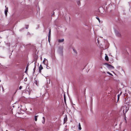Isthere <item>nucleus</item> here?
<instances>
[{
	"mask_svg": "<svg viewBox=\"0 0 131 131\" xmlns=\"http://www.w3.org/2000/svg\"><path fill=\"white\" fill-rule=\"evenodd\" d=\"M123 114H125L127 111L128 110L127 109V107L125 106H123Z\"/></svg>",
	"mask_w": 131,
	"mask_h": 131,
	"instance_id": "1",
	"label": "nucleus"
},
{
	"mask_svg": "<svg viewBox=\"0 0 131 131\" xmlns=\"http://www.w3.org/2000/svg\"><path fill=\"white\" fill-rule=\"evenodd\" d=\"M106 65L107 67L108 68L112 69H114V67L113 66L110 64H109L108 63H106Z\"/></svg>",
	"mask_w": 131,
	"mask_h": 131,
	"instance_id": "2",
	"label": "nucleus"
},
{
	"mask_svg": "<svg viewBox=\"0 0 131 131\" xmlns=\"http://www.w3.org/2000/svg\"><path fill=\"white\" fill-rule=\"evenodd\" d=\"M5 7L6 8V9L5 10V14L6 16L7 15V13L8 12V8L6 7V6H5Z\"/></svg>",
	"mask_w": 131,
	"mask_h": 131,
	"instance_id": "3",
	"label": "nucleus"
},
{
	"mask_svg": "<svg viewBox=\"0 0 131 131\" xmlns=\"http://www.w3.org/2000/svg\"><path fill=\"white\" fill-rule=\"evenodd\" d=\"M43 69V68L42 67V65H40L39 68V72L40 73H41V70Z\"/></svg>",
	"mask_w": 131,
	"mask_h": 131,
	"instance_id": "4",
	"label": "nucleus"
},
{
	"mask_svg": "<svg viewBox=\"0 0 131 131\" xmlns=\"http://www.w3.org/2000/svg\"><path fill=\"white\" fill-rule=\"evenodd\" d=\"M116 35L119 37H120L121 36V34L118 32H116Z\"/></svg>",
	"mask_w": 131,
	"mask_h": 131,
	"instance_id": "5",
	"label": "nucleus"
},
{
	"mask_svg": "<svg viewBox=\"0 0 131 131\" xmlns=\"http://www.w3.org/2000/svg\"><path fill=\"white\" fill-rule=\"evenodd\" d=\"M64 41V39H59L58 40V42L59 43L61 42Z\"/></svg>",
	"mask_w": 131,
	"mask_h": 131,
	"instance_id": "6",
	"label": "nucleus"
},
{
	"mask_svg": "<svg viewBox=\"0 0 131 131\" xmlns=\"http://www.w3.org/2000/svg\"><path fill=\"white\" fill-rule=\"evenodd\" d=\"M51 29H50L49 30V35L48 36V40L49 41V42H50V41H49V38L50 37V35L51 34Z\"/></svg>",
	"mask_w": 131,
	"mask_h": 131,
	"instance_id": "7",
	"label": "nucleus"
},
{
	"mask_svg": "<svg viewBox=\"0 0 131 131\" xmlns=\"http://www.w3.org/2000/svg\"><path fill=\"white\" fill-rule=\"evenodd\" d=\"M78 129H79V130H81L82 129L81 127V126L80 123H79V124Z\"/></svg>",
	"mask_w": 131,
	"mask_h": 131,
	"instance_id": "8",
	"label": "nucleus"
},
{
	"mask_svg": "<svg viewBox=\"0 0 131 131\" xmlns=\"http://www.w3.org/2000/svg\"><path fill=\"white\" fill-rule=\"evenodd\" d=\"M122 92H121L117 96V97H118L117 100L118 101L119 100V97L122 94Z\"/></svg>",
	"mask_w": 131,
	"mask_h": 131,
	"instance_id": "9",
	"label": "nucleus"
},
{
	"mask_svg": "<svg viewBox=\"0 0 131 131\" xmlns=\"http://www.w3.org/2000/svg\"><path fill=\"white\" fill-rule=\"evenodd\" d=\"M42 118H43V121H42V123L43 124H45V118L44 117H42Z\"/></svg>",
	"mask_w": 131,
	"mask_h": 131,
	"instance_id": "10",
	"label": "nucleus"
},
{
	"mask_svg": "<svg viewBox=\"0 0 131 131\" xmlns=\"http://www.w3.org/2000/svg\"><path fill=\"white\" fill-rule=\"evenodd\" d=\"M38 117V116H35V119L36 121L37 120V118Z\"/></svg>",
	"mask_w": 131,
	"mask_h": 131,
	"instance_id": "11",
	"label": "nucleus"
},
{
	"mask_svg": "<svg viewBox=\"0 0 131 131\" xmlns=\"http://www.w3.org/2000/svg\"><path fill=\"white\" fill-rule=\"evenodd\" d=\"M105 59L107 61L108 60V58L107 56H106L105 57Z\"/></svg>",
	"mask_w": 131,
	"mask_h": 131,
	"instance_id": "12",
	"label": "nucleus"
},
{
	"mask_svg": "<svg viewBox=\"0 0 131 131\" xmlns=\"http://www.w3.org/2000/svg\"><path fill=\"white\" fill-rule=\"evenodd\" d=\"M64 101L65 102H66V96H65V95H64Z\"/></svg>",
	"mask_w": 131,
	"mask_h": 131,
	"instance_id": "13",
	"label": "nucleus"
},
{
	"mask_svg": "<svg viewBox=\"0 0 131 131\" xmlns=\"http://www.w3.org/2000/svg\"><path fill=\"white\" fill-rule=\"evenodd\" d=\"M28 66H27L26 67V70L25 71V73H26V72L28 70Z\"/></svg>",
	"mask_w": 131,
	"mask_h": 131,
	"instance_id": "14",
	"label": "nucleus"
},
{
	"mask_svg": "<svg viewBox=\"0 0 131 131\" xmlns=\"http://www.w3.org/2000/svg\"><path fill=\"white\" fill-rule=\"evenodd\" d=\"M107 73L108 74H109L110 75H111L112 76H113V75L112 74H111L108 71L107 72Z\"/></svg>",
	"mask_w": 131,
	"mask_h": 131,
	"instance_id": "15",
	"label": "nucleus"
},
{
	"mask_svg": "<svg viewBox=\"0 0 131 131\" xmlns=\"http://www.w3.org/2000/svg\"><path fill=\"white\" fill-rule=\"evenodd\" d=\"M80 1H78L77 2V4L78 5H79L80 4Z\"/></svg>",
	"mask_w": 131,
	"mask_h": 131,
	"instance_id": "16",
	"label": "nucleus"
},
{
	"mask_svg": "<svg viewBox=\"0 0 131 131\" xmlns=\"http://www.w3.org/2000/svg\"><path fill=\"white\" fill-rule=\"evenodd\" d=\"M45 60H46V59L45 58L44 59V60L43 61V63L44 64H45Z\"/></svg>",
	"mask_w": 131,
	"mask_h": 131,
	"instance_id": "17",
	"label": "nucleus"
},
{
	"mask_svg": "<svg viewBox=\"0 0 131 131\" xmlns=\"http://www.w3.org/2000/svg\"><path fill=\"white\" fill-rule=\"evenodd\" d=\"M36 67V66H35V67H34V69H33V70H34V72H35V70H36V69H35Z\"/></svg>",
	"mask_w": 131,
	"mask_h": 131,
	"instance_id": "18",
	"label": "nucleus"
},
{
	"mask_svg": "<svg viewBox=\"0 0 131 131\" xmlns=\"http://www.w3.org/2000/svg\"><path fill=\"white\" fill-rule=\"evenodd\" d=\"M28 26L29 25H26V28L27 29L28 28Z\"/></svg>",
	"mask_w": 131,
	"mask_h": 131,
	"instance_id": "19",
	"label": "nucleus"
},
{
	"mask_svg": "<svg viewBox=\"0 0 131 131\" xmlns=\"http://www.w3.org/2000/svg\"><path fill=\"white\" fill-rule=\"evenodd\" d=\"M96 18L99 20V21L100 22V19H99V18L98 17H96Z\"/></svg>",
	"mask_w": 131,
	"mask_h": 131,
	"instance_id": "20",
	"label": "nucleus"
},
{
	"mask_svg": "<svg viewBox=\"0 0 131 131\" xmlns=\"http://www.w3.org/2000/svg\"><path fill=\"white\" fill-rule=\"evenodd\" d=\"M22 88V86H20L19 88V89L21 90V89Z\"/></svg>",
	"mask_w": 131,
	"mask_h": 131,
	"instance_id": "21",
	"label": "nucleus"
},
{
	"mask_svg": "<svg viewBox=\"0 0 131 131\" xmlns=\"http://www.w3.org/2000/svg\"><path fill=\"white\" fill-rule=\"evenodd\" d=\"M73 50L74 51V52L75 53H77V51L76 50H74V49H73Z\"/></svg>",
	"mask_w": 131,
	"mask_h": 131,
	"instance_id": "22",
	"label": "nucleus"
},
{
	"mask_svg": "<svg viewBox=\"0 0 131 131\" xmlns=\"http://www.w3.org/2000/svg\"><path fill=\"white\" fill-rule=\"evenodd\" d=\"M125 121H126V123H127V120H126V117L125 118Z\"/></svg>",
	"mask_w": 131,
	"mask_h": 131,
	"instance_id": "23",
	"label": "nucleus"
},
{
	"mask_svg": "<svg viewBox=\"0 0 131 131\" xmlns=\"http://www.w3.org/2000/svg\"><path fill=\"white\" fill-rule=\"evenodd\" d=\"M6 131H8L7 130H6Z\"/></svg>",
	"mask_w": 131,
	"mask_h": 131,
	"instance_id": "24",
	"label": "nucleus"
},
{
	"mask_svg": "<svg viewBox=\"0 0 131 131\" xmlns=\"http://www.w3.org/2000/svg\"><path fill=\"white\" fill-rule=\"evenodd\" d=\"M103 73H105V72H104Z\"/></svg>",
	"mask_w": 131,
	"mask_h": 131,
	"instance_id": "25",
	"label": "nucleus"
},
{
	"mask_svg": "<svg viewBox=\"0 0 131 131\" xmlns=\"http://www.w3.org/2000/svg\"><path fill=\"white\" fill-rule=\"evenodd\" d=\"M125 122L126 123V121H125Z\"/></svg>",
	"mask_w": 131,
	"mask_h": 131,
	"instance_id": "26",
	"label": "nucleus"
}]
</instances>
